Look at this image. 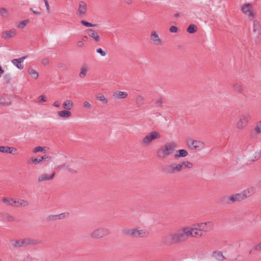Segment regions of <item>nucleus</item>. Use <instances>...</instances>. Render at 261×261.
I'll use <instances>...</instances> for the list:
<instances>
[{"mask_svg": "<svg viewBox=\"0 0 261 261\" xmlns=\"http://www.w3.org/2000/svg\"><path fill=\"white\" fill-rule=\"evenodd\" d=\"M181 228L174 232L169 233L162 238V242L165 245L179 244L185 242Z\"/></svg>", "mask_w": 261, "mask_h": 261, "instance_id": "f257e3e1", "label": "nucleus"}, {"mask_svg": "<svg viewBox=\"0 0 261 261\" xmlns=\"http://www.w3.org/2000/svg\"><path fill=\"white\" fill-rule=\"evenodd\" d=\"M177 147L174 142H167L156 151V155L160 159H165L172 154Z\"/></svg>", "mask_w": 261, "mask_h": 261, "instance_id": "f03ea898", "label": "nucleus"}, {"mask_svg": "<svg viewBox=\"0 0 261 261\" xmlns=\"http://www.w3.org/2000/svg\"><path fill=\"white\" fill-rule=\"evenodd\" d=\"M124 235L132 238H146L149 236V233L145 229H138L137 228H124L122 231Z\"/></svg>", "mask_w": 261, "mask_h": 261, "instance_id": "7ed1b4c3", "label": "nucleus"}, {"mask_svg": "<svg viewBox=\"0 0 261 261\" xmlns=\"http://www.w3.org/2000/svg\"><path fill=\"white\" fill-rule=\"evenodd\" d=\"M161 135L157 131H152L146 135L141 140V143L144 146H148L155 140L160 139Z\"/></svg>", "mask_w": 261, "mask_h": 261, "instance_id": "20e7f679", "label": "nucleus"}, {"mask_svg": "<svg viewBox=\"0 0 261 261\" xmlns=\"http://www.w3.org/2000/svg\"><path fill=\"white\" fill-rule=\"evenodd\" d=\"M4 203H7L11 206H15L17 207L22 206L27 207L29 205V202L23 199H15L13 198L9 199L8 198H4L2 199Z\"/></svg>", "mask_w": 261, "mask_h": 261, "instance_id": "39448f33", "label": "nucleus"}, {"mask_svg": "<svg viewBox=\"0 0 261 261\" xmlns=\"http://www.w3.org/2000/svg\"><path fill=\"white\" fill-rule=\"evenodd\" d=\"M252 29L255 42L257 44L260 43L261 42V24L257 20H253Z\"/></svg>", "mask_w": 261, "mask_h": 261, "instance_id": "423d86ee", "label": "nucleus"}, {"mask_svg": "<svg viewBox=\"0 0 261 261\" xmlns=\"http://www.w3.org/2000/svg\"><path fill=\"white\" fill-rule=\"evenodd\" d=\"M110 234V231L106 227H98L90 233V237L92 239H100Z\"/></svg>", "mask_w": 261, "mask_h": 261, "instance_id": "0eeeda50", "label": "nucleus"}, {"mask_svg": "<svg viewBox=\"0 0 261 261\" xmlns=\"http://www.w3.org/2000/svg\"><path fill=\"white\" fill-rule=\"evenodd\" d=\"M163 170L167 174H174L182 170V165H180V163H173L164 167Z\"/></svg>", "mask_w": 261, "mask_h": 261, "instance_id": "6e6552de", "label": "nucleus"}, {"mask_svg": "<svg viewBox=\"0 0 261 261\" xmlns=\"http://www.w3.org/2000/svg\"><path fill=\"white\" fill-rule=\"evenodd\" d=\"M193 226L198 227L201 231L206 232L211 231L214 229V224L212 221H207L194 224Z\"/></svg>", "mask_w": 261, "mask_h": 261, "instance_id": "1a4fd4ad", "label": "nucleus"}, {"mask_svg": "<svg viewBox=\"0 0 261 261\" xmlns=\"http://www.w3.org/2000/svg\"><path fill=\"white\" fill-rule=\"evenodd\" d=\"M241 11L247 16L254 17L255 13L253 12V7L251 4H246L241 7Z\"/></svg>", "mask_w": 261, "mask_h": 261, "instance_id": "9d476101", "label": "nucleus"}, {"mask_svg": "<svg viewBox=\"0 0 261 261\" xmlns=\"http://www.w3.org/2000/svg\"><path fill=\"white\" fill-rule=\"evenodd\" d=\"M249 115L248 114H242L240 116L239 120L237 122V127L239 129H242L247 124Z\"/></svg>", "mask_w": 261, "mask_h": 261, "instance_id": "9b49d317", "label": "nucleus"}, {"mask_svg": "<svg viewBox=\"0 0 261 261\" xmlns=\"http://www.w3.org/2000/svg\"><path fill=\"white\" fill-rule=\"evenodd\" d=\"M188 145L192 150H200L204 147V143L202 141L197 140L189 141Z\"/></svg>", "mask_w": 261, "mask_h": 261, "instance_id": "f8f14e48", "label": "nucleus"}, {"mask_svg": "<svg viewBox=\"0 0 261 261\" xmlns=\"http://www.w3.org/2000/svg\"><path fill=\"white\" fill-rule=\"evenodd\" d=\"M185 241H186L189 237L193 238V228L184 227L181 228Z\"/></svg>", "mask_w": 261, "mask_h": 261, "instance_id": "ddd939ff", "label": "nucleus"}, {"mask_svg": "<svg viewBox=\"0 0 261 261\" xmlns=\"http://www.w3.org/2000/svg\"><path fill=\"white\" fill-rule=\"evenodd\" d=\"M0 152L6 153H10L14 155L17 154V150L14 147H11L8 146H0Z\"/></svg>", "mask_w": 261, "mask_h": 261, "instance_id": "4468645a", "label": "nucleus"}, {"mask_svg": "<svg viewBox=\"0 0 261 261\" xmlns=\"http://www.w3.org/2000/svg\"><path fill=\"white\" fill-rule=\"evenodd\" d=\"M27 56H23L19 59H15L11 61L12 63L16 66L18 69H22L24 67V66L21 64V63L23 62V60L26 59Z\"/></svg>", "mask_w": 261, "mask_h": 261, "instance_id": "2eb2a0df", "label": "nucleus"}, {"mask_svg": "<svg viewBox=\"0 0 261 261\" xmlns=\"http://www.w3.org/2000/svg\"><path fill=\"white\" fill-rule=\"evenodd\" d=\"M151 40L153 41L154 45L159 46L162 44V41L160 39L158 35L155 31H152L151 33Z\"/></svg>", "mask_w": 261, "mask_h": 261, "instance_id": "dca6fc26", "label": "nucleus"}, {"mask_svg": "<svg viewBox=\"0 0 261 261\" xmlns=\"http://www.w3.org/2000/svg\"><path fill=\"white\" fill-rule=\"evenodd\" d=\"M24 246H27L29 245H36L41 243V241L40 240L33 239L30 238H27L23 239Z\"/></svg>", "mask_w": 261, "mask_h": 261, "instance_id": "f3484780", "label": "nucleus"}, {"mask_svg": "<svg viewBox=\"0 0 261 261\" xmlns=\"http://www.w3.org/2000/svg\"><path fill=\"white\" fill-rule=\"evenodd\" d=\"M87 32L89 36L93 38L95 42H98L100 41V37L98 33L93 30L89 29L87 30Z\"/></svg>", "mask_w": 261, "mask_h": 261, "instance_id": "a211bd4d", "label": "nucleus"}, {"mask_svg": "<svg viewBox=\"0 0 261 261\" xmlns=\"http://www.w3.org/2000/svg\"><path fill=\"white\" fill-rule=\"evenodd\" d=\"M87 10L86 4L83 1L79 2V9L77 12V14L82 15L86 13Z\"/></svg>", "mask_w": 261, "mask_h": 261, "instance_id": "6ab92c4d", "label": "nucleus"}, {"mask_svg": "<svg viewBox=\"0 0 261 261\" xmlns=\"http://www.w3.org/2000/svg\"><path fill=\"white\" fill-rule=\"evenodd\" d=\"M244 199V197L242 193L236 194L231 195V200L232 203L236 202H240Z\"/></svg>", "mask_w": 261, "mask_h": 261, "instance_id": "aec40b11", "label": "nucleus"}, {"mask_svg": "<svg viewBox=\"0 0 261 261\" xmlns=\"http://www.w3.org/2000/svg\"><path fill=\"white\" fill-rule=\"evenodd\" d=\"M55 175V172H53V173L50 175L46 173L43 174L41 175L40 176H39L38 178V182H41L43 181L51 180L54 178Z\"/></svg>", "mask_w": 261, "mask_h": 261, "instance_id": "412c9836", "label": "nucleus"}, {"mask_svg": "<svg viewBox=\"0 0 261 261\" xmlns=\"http://www.w3.org/2000/svg\"><path fill=\"white\" fill-rule=\"evenodd\" d=\"M16 30L12 29L10 31H5L3 33V37L6 39L13 37L16 35Z\"/></svg>", "mask_w": 261, "mask_h": 261, "instance_id": "4be33fe9", "label": "nucleus"}, {"mask_svg": "<svg viewBox=\"0 0 261 261\" xmlns=\"http://www.w3.org/2000/svg\"><path fill=\"white\" fill-rule=\"evenodd\" d=\"M212 256L215 259L219 261H222L226 259V258L223 255L222 252L220 251H213L212 253Z\"/></svg>", "mask_w": 261, "mask_h": 261, "instance_id": "5701e85b", "label": "nucleus"}, {"mask_svg": "<svg viewBox=\"0 0 261 261\" xmlns=\"http://www.w3.org/2000/svg\"><path fill=\"white\" fill-rule=\"evenodd\" d=\"M232 91L235 93H237L239 94L242 93L244 89L242 84L241 83H236L232 85Z\"/></svg>", "mask_w": 261, "mask_h": 261, "instance_id": "b1692460", "label": "nucleus"}, {"mask_svg": "<svg viewBox=\"0 0 261 261\" xmlns=\"http://www.w3.org/2000/svg\"><path fill=\"white\" fill-rule=\"evenodd\" d=\"M127 95L128 94L126 92L116 91L113 93V96L114 98L122 99L126 98Z\"/></svg>", "mask_w": 261, "mask_h": 261, "instance_id": "393cba45", "label": "nucleus"}, {"mask_svg": "<svg viewBox=\"0 0 261 261\" xmlns=\"http://www.w3.org/2000/svg\"><path fill=\"white\" fill-rule=\"evenodd\" d=\"M11 245L15 248H20L24 246L23 239L20 240H13L11 241Z\"/></svg>", "mask_w": 261, "mask_h": 261, "instance_id": "a878e982", "label": "nucleus"}, {"mask_svg": "<svg viewBox=\"0 0 261 261\" xmlns=\"http://www.w3.org/2000/svg\"><path fill=\"white\" fill-rule=\"evenodd\" d=\"M188 154V151L185 149H182L178 150L176 151V153L174 155V157L175 159L184 158L187 156Z\"/></svg>", "mask_w": 261, "mask_h": 261, "instance_id": "bb28decb", "label": "nucleus"}, {"mask_svg": "<svg viewBox=\"0 0 261 261\" xmlns=\"http://www.w3.org/2000/svg\"><path fill=\"white\" fill-rule=\"evenodd\" d=\"M255 193V190L253 188H248L242 192L244 199L252 195Z\"/></svg>", "mask_w": 261, "mask_h": 261, "instance_id": "cd10ccee", "label": "nucleus"}, {"mask_svg": "<svg viewBox=\"0 0 261 261\" xmlns=\"http://www.w3.org/2000/svg\"><path fill=\"white\" fill-rule=\"evenodd\" d=\"M220 201L223 204H229L232 203L231 200V195H225L220 199Z\"/></svg>", "mask_w": 261, "mask_h": 261, "instance_id": "c85d7f7f", "label": "nucleus"}, {"mask_svg": "<svg viewBox=\"0 0 261 261\" xmlns=\"http://www.w3.org/2000/svg\"><path fill=\"white\" fill-rule=\"evenodd\" d=\"M58 115L61 118H67L71 115V113L68 110H63L58 111Z\"/></svg>", "mask_w": 261, "mask_h": 261, "instance_id": "c756f323", "label": "nucleus"}, {"mask_svg": "<svg viewBox=\"0 0 261 261\" xmlns=\"http://www.w3.org/2000/svg\"><path fill=\"white\" fill-rule=\"evenodd\" d=\"M144 98L142 95H139L136 97V105L139 108L144 104Z\"/></svg>", "mask_w": 261, "mask_h": 261, "instance_id": "7c9ffc66", "label": "nucleus"}, {"mask_svg": "<svg viewBox=\"0 0 261 261\" xmlns=\"http://www.w3.org/2000/svg\"><path fill=\"white\" fill-rule=\"evenodd\" d=\"M73 104L71 100H66L63 103V108L66 110H69L73 107Z\"/></svg>", "mask_w": 261, "mask_h": 261, "instance_id": "2f4dec72", "label": "nucleus"}, {"mask_svg": "<svg viewBox=\"0 0 261 261\" xmlns=\"http://www.w3.org/2000/svg\"><path fill=\"white\" fill-rule=\"evenodd\" d=\"M2 218L4 221L12 222L14 221L13 216L8 213H4L2 215Z\"/></svg>", "mask_w": 261, "mask_h": 261, "instance_id": "473e14b6", "label": "nucleus"}, {"mask_svg": "<svg viewBox=\"0 0 261 261\" xmlns=\"http://www.w3.org/2000/svg\"><path fill=\"white\" fill-rule=\"evenodd\" d=\"M193 238L202 237V233L201 230L198 227L194 226L193 227Z\"/></svg>", "mask_w": 261, "mask_h": 261, "instance_id": "72a5a7b5", "label": "nucleus"}, {"mask_svg": "<svg viewBox=\"0 0 261 261\" xmlns=\"http://www.w3.org/2000/svg\"><path fill=\"white\" fill-rule=\"evenodd\" d=\"M28 72L32 78L34 79H37L38 77V73L34 69L32 68H29L28 69Z\"/></svg>", "mask_w": 261, "mask_h": 261, "instance_id": "f704fd0d", "label": "nucleus"}, {"mask_svg": "<svg viewBox=\"0 0 261 261\" xmlns=\"http://www.w3.org/2000/svg\"><path fill=\"white\" fill-rule=\"evenodd\" d=\"M0 104L3 106H9L11 105V101L7 96L0 98Z\"/></svg>", "mask_w": 261, "mask_h": 261, "instance_id": "c9c22d12", "label": "nucleus"}, {"mask_svg": "<svg viewBox=\"0 0 261 261\" xmlns=\"http://www.w3.org/2000/svg\"><path fill=\"white\" fill-rule=\"evenodd\" d=\"M96 99L101 101L103 104H106L108 103V99L102 94H98L96 96Z\"/></svg>", "mask_w": 261, "mask_h": 261, "instance_id": "e433bc0d", "label": "nucleus"}, {"mask_svg": "<svg viewBox=\"0 0 261 261\" xmlns=\"http://www.w3.org/2000/svg\"><path fill=\"white\" fill-rule=\"evenodd\" d=\"M180 165H182V170L185 168H191L193 166V164L188 161H184L180 163Z\"/></svg>", "mask_w": 261, "mask_h": 261, "instance_id": "4c0bfd02", "label": "nucleus"}, {"mask_svg": "<svg viewBox=\"0 0 261 261\" xmlns=\"http://www.w3.org/2000/svg\"><path fill=\"white\" fill-rule=\"evenodd\" d=\"M197 29V28L196 25L194 24H191L187 28V31L190 34H193L196 32Z\"/></svg>", "mask_w": 261, "mask_h": 261, "instance_id": "58836bf2", "label": "nucleus"}, {"mask_svg": "<svg viewBox=\"0 0 261 261\" xmlns=\"http://www.w3.org/2000/svg\"><path fill=\"white\" fill-rule=\"evenodd\" d=\"M88 68L87 66H83L81 69V72L80 73V76L82 78L84 77L87 73Z\"/></svg>", "mask_w": 261, "mask_h": 261, "instance_id": "ea45409f", "label": "nucleus"}, {"mask_svg": "<svg viewBox=\"0 0 261 261\" xmlns=\"http://www.w3.org/2000/svg\"><path fill=\"white\" fill-rule=\"evenodd\" d=\"M31 162L33 163L35 165L39 164L41 162L40 156H38L36 158H31V159L29 161V163H30Z\"/></svg>", "mask_w": 261, "mask_h": 261, "instance_id": "a19ab883", "label": "nucleus"}, {"mask_svg": "<svg viewBox=\"0 0 261 261\" xmlns=\"http://www.w3.org/2000/svg\"><path fill=\"white\" fill-rule=\"evenodd\" d=\"M0 15L3 17H6L8 16V12L7 10L5 8H0Z\"/></svg>", "mask_w": 261, "mask_h": 261, "instance_id": "79ce46f5", "label": "nucleus"}, {"mask_svg": "<svg viewBox=\"0 0 261 261\" xmlns=\"http://www.w3.org/2000/svg\"><path fill=\"white\" fill-rule=\"evenodd\" d=\"M46 219H47V221H56V220H59L58 215H49L46 218Z\"/></svg>", "mask_w": 261, "mask_h": 261, "instance_id": "37998d69", "label": "nucleus"}, {"mask_svg": "<svg viewBox=\"0 0 261 261\" xmlns=\"http://www.w3.org/2000/svg\"><path fill=\"white\" fill-rule=\"evenodd\" d=\"M163 99L162 98H158L155 101V107L156 108H161L163 106Z\"/></svg>", "mask_w": 261, "mask_h": 261, "instance_id": "c03bdc74", "label": "nucleus"}, {"mask_svg": "<svg viewBox=\"0 0 261 261\" xmlns=\"http://www.w3.org/2000/svg\"><path fill=\"white\" fill-rule=\"evenodd\" d=\"M81 22L83 25L87 27H95L97 25L96 24H92L91 23L87 22L85 20H82Z\"/></svg>", "mask_w": 261, "mask_h": 261, "instance_id": "a18cd8bd", "label": "nucleus"}, {"mask_svg": "<svg viewBox=\"0 0 261 261\" xmlns=\"http://www.w3.org/2000/svg\"><path fill=\"white\" fill-rule=\"evenodd\" d=\"M252 250H253L254 251H261V242L258 244L253 246L252 248Z\"/></svg>", "mask_w": 261, "mask_h": 261, "instance_id": "49530a36", "label": "nucleus"}, {"mask_svg": "<svg viewBox=\"0 0 261 261\" xmlns=\"http://www.w3.org/2000/svg\"><path fill=\"white\" fill-rule=\"evenodd\" d=\"M46 147L37 146L34 148L33 152L36 153L39 151H45Z\"/></svg>", "mask_w": 261, "mask_h": 261, "instance_id": "de8ad7c7", "label": "nucleus"}, {"mask_svg": "<svg viewBox=\"0 0 261 261\" xmlns=\"http://www.w3.org/2000/svg\"><path fill=\"white\" fill-rule=\"evenodd\" d=\"M255 131L257 134H261V120L257 123L255 127Z\"/></svg>", "mask_w": 261, "mask_h": 261, "instance_id": "09e8293b", "label": "nucleus"}, {"mask_svg": "<svg viewBox=\"0 0 261 261\" xmlns=\"http://www.w3.org/2000/svg\"><path fill=\"white\" fill-rule=\"evenodd\" d=\"M29 22V20L27 19V20H24L23 21H22L21 22H19V24L18 25V27L19 28H23L25 26H26V25L27 24V23Z\"/></svg>", "mask_w": 261, "mask_h": 261, "instance_id": "8fccbe9b", "label": "nucleus"}, {"mask_svg": "<svg viewBox=\"0 0 261 261\" xmlns=\"http://www.w3.org/2000/svg\"><path fill=\"white\" fill-rule=\"evenodd\" d=\"M69 216V213L68 212L61 213V214L58 215L59 220L63 219L65 218L68 217Z\"/></svg>", "mask_w": 261, "mask_h": 261, "instance_id": "3c124183", "label": "nucleus"}, {"mask_svg": "<svg viewBox=\"0 0 261 261\" xmlns=\"http://www.w3.org/2000/svg\"><path fill=\"white\" fill-rule=\"evenodd\" d=\"M11 77L10 74H6L4 76V80L5 82L7 83H10L11 81Z\"/></svg>", "mask_w": 261, "mask_h": 261, "instance_id": "603ef678", "label": "nucleus"}, {"mask_svg": "<svg viewBox=\"0 0 261 261\" xmlns=\"http://www.w3.org/2000/svg\"><path fill=\"white\" fill-rule=\"evenodd\" d=\"M96 52L99 54L102 57H104L107 54V51L103 50L101 48H98L96 49Z\"/></svg>", "mask_w": 261, "mask_h": 261, "instance_id": "864d4df0", "label": "nucleus"}, {"mask_svg": "<svg viewBox=\"0 0 261 261\" xmlns=\"http://www.w3.org/2000/svg\"><path fill=\"white\" fill-rule=\"evenodd\" d=\"M40 159H41V161H46L47 160H50L51 159V156H50L49 155H48V154H45L43 156H40Z\"/></svg>", "mask_w": 261, "mask_h": 261, "instance_id": "5fc2aeb1", "label": "nucleus"}, {"mask_svg": "<svg viewBox=\"0 0 261 261\" xmlns=\"http://www.w3.org/2000/svg\"><path fill=\"white\" fill-rule=\"evenodd\" d=\"M41 63L44 65H47L49 63V60L48 58H44L41 60Z\"/></svg>", "mask_w": 261, "mask_h": 261, "instance_id": "6e6d98bb", "label": "nucleus"}, {"mask_svg": "<svg viewBox=\"0 0 261 261\" xmlns=\"http://www.w3.org/2000/svg\"><path fill=\"white\" fill-rule=\"evenodd\" d=\"M38 101L39 102H42L46 101V99H45L44 96L40 95L38 97Z\"/></svg>", "mask_w": 261, "mask_h": 261, "instance_id": "4d7b16f0", "label": "nucleus"}, {"mask_svg": "<svg viewBox=\"0 0 261 261\" xmlns=\"http://www.w3.org/2000/svg\"><path fill=\"white\" fill-rule=\"evenodd\" d=\"M169 31L172 33H176L178 31V29L175 26H171L169 29Z\"/></svg>", "mask_w": 261, "mask_h": 261, "instance_id": "13d9d810", "label": "nucleus"}, {"mask_svg": "<svg viewBox=\"0 0 261 261\" xmlns=\"http://www.w3.org/2000/svg\"><path fill=\"white\" fill-rule=\"evenodd\" d=\"M43 1H44V3H45L46 10H47V12L49 13V11H50V7H49L48 2L47 0H43Z\"/></svg>", "mask_w": 261, "mask_h": 261, "instance_id": "bf43d9fd", "label": "nucleus"}, {"mask_svg": "<svg viewBox=\"0 0 261 261\" xmlns=\"http://www.w3.org/2000/svg\"><path fill=\"white\" fill-rule=\"evenodd\" d=\"M84 107L86 108L89 109L91 108L90 103L88 101H85L84 103Z\"/></svg>", "mask_w": 261, "mask_h": 261, "instance_id": "052dcab7", "label": "nucleus"}, {"mask_svg": "<svg viewBox=\"0 0 261 261\" xmlns=\"http://www.w3.org/2000/svg\"><path fill=\"white\" fill-rule=\"evenodd\" d=\"M77 46L81 47H83L84 45V43L83 41H79L77 42Z\"/></svg>", "mask_w": 261, "mask_h": 261, "instance_id": "680f3d73", "label": "nucleus"}, {"mask_svg": "<svg viewBox=\"0 0 261 261\" xmlns=\"http://www.w3.org/2000/svg\"><path fill=\"white\" fill-rule=\"evenodd\" d=\"M55 107H59L60 106V102L58 101H56L54 102L53 105Z\"/></svg>", "mask_w": 261, "mask_h": 261, "instance_id": "e2e57ef3", "label": "nucleus"}, {"mask_svg": "<svg viewBox=\"0 0 261 261\" xmlns=\"http://www.w3.org/2000/svg\"><path fill=\"white\" fill-rule=\"evenodd\" d=\"M68 171H69L70 172H71V173H76V172H77V171H76V170H75V169H72V168H68Z\"/></svg>", "mask_w": 261, "mask_h": 261, "instance_id": "0e129e2a", "label": "nucleus"}, {"mask_svg": "<svg viewBox=\"0 0 261 261\" xmlns=\"http://www.w3.org/2000/svg\"><path fill=\"white\" fill-rule=\"evenodd\" d=\"M30 10L32 11L33 12V13H34L35 14H36V15H40V12L34 11L32 8L30 9Z\"/></svg>", "mask_w": 261, "mask_h": 261, "instance_id": "69168bd1", "label": "nucleus"}, {"mask_svg": "<svg viewBox=\"0 0 261 261\" xmlns=\"http://www.w3.org/2000/svg\"><path fill=\"white\" fill-rule=\"evenodd\" d=\"M256 156L255 157V160H257L260 157V153L256 152Z\"/></svg>", "mask_w": 261, "mask_h": 261, "instance_id": "338daca9", "label": "nucleus"}, {"mask_svg": "<svg viewBox=\"0 0 261 261\" xmlns=\"http://www.w3.org/2000/svg\"><path fill=\"white\" fill-rule=\"evenodd\" d=\"M124 1L125 2V3L129 4V5L131 4L132 3V0H124Z\"/></svg>", "mask_w": 261, "mask_h": 261, "instance_id": "774afa93", "label": "nucleus"}]
</instances>
